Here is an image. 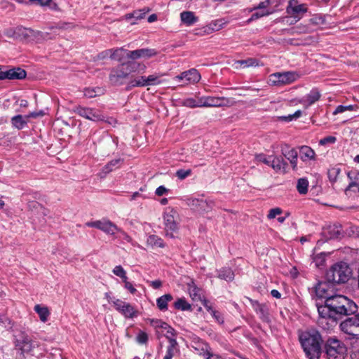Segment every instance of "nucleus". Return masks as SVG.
<instances>
[{
    "label": "nucleus",
    "mask_w": 359,
    "mask_h": 359,
    "mask_svg": "<svg viewBox=\"0 0 359 359\" xmlns=\"http://www.w3.org/2000/svg\"><path fill=\"white\" fill-rule=\"evenodd\" d=\"M319 318L318 324L324 330L337 325L338 320L344 316H351L358 311L357 304L344 295L334 294L325 300L324 304L318 305Z\"/></svg>",
    "instance_id": "f257e3e1"
},
{
    "label": "nucleus",
    "mask_w": 359,
    "mask_h": 359,
    "mask_svg": "<svg viewBox=\"0 0 359 359\" xmlns=\"http://www.w3.org/2000/svg\"><path fill=\"white\" fill-rule=\"evenodd\" d=\"M299 339L306 355L309 359H319L323 339L318 330L309 329L300 332Z\"/></svg>",
    "instance_id": "f03ea898"
},
{
    "label": "nucleus",
    "mask_w": 359,
    "mask_h": 359,
    "mask_svg": "<svg viewBox=\"0 0 359 359\" xmlns=\"http://www.w3.org/2000/svg\"><path fill=\"white\" fill-rule=\"evenodd\" d=\"M146 69L147 66L143 63L129 61L113 68L109 74V81L114 86H121L123 84L124 80L128 77L130 72L142 74Z\"/></svg>",
    "instance_id": "7ed1b4c3"
},
{
    "label": "nucleus",
    "mask_w": 359,
    "mask_h": 359,
    "mask_svg": "<svg viewBox=\"0 0 359 359\" xmlns=\"http://www.w3.org/2000/svg\"><path fill=\"white\" fill-rule=\"evenodd\" d=\"M352 275V270L349 265L344 262L334 264L326 273L327 282L334 284L346 283Z\"/></svg>",
    "instance_id": "20e7f679"
},
{
    "label": "nucleus",
    "mask_w": 359,
    "mask_h": 359,
    "mask_svg": "<svg viewBox=\"0 0 359 359\" xmlns=\"http://www.w3.org/2000/svg\"><path fill=\"white\" fill-rule=\"evenodd\" d=\"M341 331L347 339H359V313L346 316L339 325Z\"/></svg>",
    "instance_id": "39448f33"
},
{
    "label": "nucleus",
    "mask_w": 359,
    "mask_h": 359,
    "mask_svg": "<svg viewBox=\"0 0 359 359\" xmlns=\"http://www.w3.org/2000/svg\"><path fill=\"white\" fill-rule=\"evenodd\" d=\"M178 215L175 210L170 209L163 215L165 236L174 238L179 230Z\"/></svg>",
    "instance_id": "423d86ee"
},
{
    "label": "nucleus",
    "mask_w": 359,
    "mask_h": 359,
    "mask_svg": "<svg viewBox=\"0 0 359 359\" xmlns=\"http://www.w3.org/2000/svg\"><path fill=\"white\" fill-rule=\"evenodd\" d=\"M162 76L161 73H154L148 76H132L128 83V88L159 85L161 83Z\"/></svg>",
    "instance_id": "0eeeda50"
},
{
    "label": "nucleus",
    "mask_w": 359,
    "mask_h": 359,
    "mask_svg": "<svg viewBox=\"0 0 359 359\" xmlns=\"http://www.w3.org/2000/svg\"><path fill=\"white\" fill-rule=\"evenodd\" d=\"M327 359H341L346 352L345 346L338 339H329L325 345Z\"/></svg>",
    "instance_id": "6e6552de"
},
{
    "label": "nucleus",
    "mask_w": 359,
    "mask_h": 359,
    "mask_svg": "<svg viewBox=\"0 0 359 359\" xmlns=\"http://www.w3.org/2000/svg\"><path fill=\"white\" fill-rule=\"evenodd\" d=\"M308 8L304 4H298L296 0H290L286 8L288 18L291 19L289 22L290 25L298 22L307 12Z\"/></svg>",
    "instance_id": "1a4fd4ad"
},
{
    "label": "nucleus",
    "mask_w": 359,
    "mask_h": 359,
    "mask_svg": "<svg viewBox=\"0 0 359 359\" xmlns=\"http://www.w3.org/2000/svg\"><path fill=\"white\" fill-rule=\"evenodd\" d=\"M270 80L276 86L290 84L297 81L300 75L295 71L273 73L270 76Z\"/></svg>",
    "instance_id": "9d476101"
},
{
    "label": "nucleus",
    "mask_w": 359,
    "mask_h": 359,
    "mask_svg": "<svg viewBox=\"0 0 359 359\" xmlns=\"http://www.w3.org/2000/svg\"><path fill=\"white\" fill-rule=\"evenodd\" d=\"M353 225H350L346 228L345 230L339 224H329L323 229L322 234L326 239H339L344 236V234L348 235V229Z\"/></svg>",
    "instance_id": "9b49d317"
},
{
    "label": "nucleus",
    "mask_w": 359,
    "mask_h": 359,
    "mask_svg": "<svg viewBox=\"0 0 359 359\" xmlns=\"http://www.w3.org/2000/svg\"><path fill=\"white\" fill-rule=\"evenodd\" d=\"M112 304L115 309L126 318H133L137 316V310L130 303L119 299H114Z\"/></svg>",
    "instance_id": "f8f14e48"
},
{
    "label": "nucleus",
    "mask_w": 359,
    "mask_h": 359,
    "mask_svg": "<svg viewBox=\"0 0 359 359\" xmlns=\"http://www.w3.org/2000/svg\"><path fill=\"white\" fill-rule=\"evenodd\" d=\"M37 346L36 341L25 333H22L20 338L16 340L15 346L21 351V354L25 357V353H30Z\"/></svg>",
    "instance_id": "ddd939ff"
},
{
    "label": "nucleus",
    "mask_w": 359,
    "mask_h": 359,
    "mask_svg": "<svg viewBox=\"0 0 359 359\" xmlns=\"http://www.w3.org/2000/svg\"><path fill=\"white\" fill-rule=\"evenodd\" d=\"M201 78V74L196 69H191L175 76L174 79L177 81H182V86H186L198 83Z\"/></svg>",
    "instance_id": "4468645a"
},
{
    "label": "nucleus",
    "mask_w": 359,
    "mask_h": 359,
    "mask_svg": "<svg viewBox=\"0 0 359 359\" xmlns=\"http://www.w3.org/2000/svg\"><path fill=\"white\" fill-rule=\"evenodd\" d=\"M201 97L202 107H219L230 103V100L224 97L203 96Z\"/></svg>",
    "instance_id": "2eb2a0df"
},
{
    "label": "nucleus",
    "mask_w": 359,
    "mask_h": 359,
    "mask_svg": "<svg viewBox=\"0 0 359 359\" xmlns=\"http://www.w3.org/2000/svg\"><path fill=\"white\" fill-rule=\"evenodd\" d=\"M158 51L153 48H140L127 52V57L130 60H137L140 58L149 59L156 56Z\"/></svg>",
    "instance_id": "dca6fc26"
},
{
    "label": "nucleus",
    "mask_w": 359,
    "mask_h": 359,
    "mask_svg": "<svg viewBox=\"0 0 359 359\" xmlns=\"http://www.w3.org/2000/svg\"><path fill=\"white\" fill-rule=\"evenodd\" d=\"M212 201H208L203 198H190L188 205L195 211L200 212H208L213 206Z\"/></svg>",
    "instance_id": "f3484780"
},
{
    "label": "nucleus",
    "mask_w": 359,
    "mask_h": 359,
    "mask_svg": "<svg viewBox=\"0 0 359 359\" xmlns=\"http://www.w3.org/2000/svg\"><path fill=\"white\" fill-rule=\"evenodd\" d=\"M76 111L79 116L93 121L103 120V116L94 109L79 107Z\"/></svg>",
    "instance_id": "a211bd4d"
},
{
    "label": "nucleus",
    "mask_w": 359,
    "mask_h": 359,
    "mask_svg": "<svg viewBox=\"0 0 359 359\" xmlns=\"http://www.w3.org/2000/svg\"><path fill=\"white\" fill-rule=\"evenodd\" d=\"M315 292L318 297L327 300L329 297L334 295L329 282H320L315 287Z\"/></svg>",
    "instance_id": "6ab92c4d"
},
{
    "label": "nucleus",
    "mask_w": 359,
    "mask_h": 359,
    "mask_svg": "<svg viewBox=\"0 0 359 359\" xmlns=\"http://www.w3.org/2000/svg\"><path fill=\"white\" fill-rule=\"evenodd\" d=\"M252 306L257 313V314L259 315V318L263 321L266 323L270 322V316H269V308L266 304H260L258 302H252Z\"/></svg>",
    "instance_id": "aec40b11"
},
{
    "label": "nucleus",
    "mask_w": 359,
    "mask_h": 359,
    "mask_svg": "<svg viewBox=\"0 0 359 359\" xmlns=\"http://www.w3.org/2000/svg\"><path fill=\"white\" fill-rule=\"evenodd\" d=\"M197 354L207 359L213 353L210 345L203 341H198L194 343L193 346Z\"/></svg>",
    "instance_id": "412c9836"
},
{
    "label": "nucleus",
    "mask_w": 359,
    "mask_h": 359,
    "mask_svg": "<svg viewBox=\"0 0 359 359\" xmlns=\"http://www.w3.org/2000/svg\"><path fill=\"white\" fill-rule=\"evenodd\" d=\"M320 97V93L316 88L312 89L309 93L304 96L300 100L299 102L308 107L316 102H317Z\"/></svg>",
    "instance_id": "4be33fe9"
},
{
    "label": "nucleus",
    "mask_w": 359,
    "mask_h": 359,
    "mask_svg": "<svg viewBox=\"0 0 359 359\" xmlns=\"http://www.w3.org/2000/svg\"><path fill=\"white\" fill-rule=\"evenodd\" d=\"M270 167L276 172L285 173L287 167V163L282 156H272Z\"/></svg>",
    "instance_id": "5701e85b"
},
{
    "label": "nucleus",
    "mask_w": 359,
    "mask_h": 359,
    "mask_svg": "<svg viewBox=\"0 0 359 359\" xmlns=\"http://www.w3.org/2000/svg\"><path fill=\"white\" fill-rule=\"evenodd\" d=\"M4 79L15 80L25 78L27 73L24 69L18 67L4 71Z\"/></svg>",
    "instance_id": "b1692460"
},
{
    "label": "nucleus",
    "mask_w": 359,
    "mask_h": 359,
    "mask_svg": "<svg viewBox=\"0 0 359 359\" xmlns=\"http://www.w3.org/2000/svg\"><path fill=\"white\" fill-rule=\"evenodd\" d=\"M180 19L186 26H191L198 21V18L192 11H183L180 13Z\"/></svg>",
    "instance_id": "393cba45"
},
{
    "label": "nucleus",
    "mask_w": 359,
    "mask_h": 359,
    "mask_svg": "<svg viewBox=\"0 0 359 359\" xmlns=\"http://www.w3.org/2000/svg\"><path fill=\"white\" fill-rule=\"evenodd\" d=\"M347 175L351 182L346 191L353 190L355 191V188L359 184V171L351 170L348 172Z\"/></svg>",
    "instance_id": "a878e982"
},
{
    "label": "nucleus",
    "mask_w": 359,
    "mask_h": 359,
    "mask_svg": "<svg viewBox=\"0 0 359 359\" xmlns=\"http://www.w3.org/2000/svg\"><path fill=\"white\" fill-rule=\"evenodd\" d=\"M299 156L303 161L315 159V151L308 146H302L299 149Z\"/></svg>",
    "instance_id": "bb28decb"
},
{
    "label": "nucleus",
    "mask_w": 359,
    "mask_h": 359,
    "mask_svg": "<svg viewBox=\"0 0 359 359\" xmlns=\"http://www.w3.org/2000/svg\"><path fill=\"white\" fill-rule=\"evenodd\" d=\"M16 40H23L29 38L34 35V30L22 26L15 27Z\"/></svg>",
    "instance_id": "cd10ccee"
},
{
    "label": "nucleus",
    "mask_w": 359,
    "mask_h": 359,
    "mask_svg": "<svg viewBox=\"0 0 359 359\" xmlns=\"http://www.w3.org/2000/svg\"><path fill=\"white\" fill-rule=\"evenodd\" d=\"M100 230L110 235H114L116 231H119L116 225L109 220L101 222Z\"/></svg>",
    "instance_id": "c85d7f7f"
},
{
    "label": "nucleus",
    "mask_w": 359,
    "mask_h": 359,
    "mask_svg": "<svg viewBox=\"0 0 359 359\" xmlns=\"http://www.w3.org/2000/svg\"><path fill=\"white\" fill-rule=\"evenodd\" d=\"M283 156L290 161L293 169L297 168L298 153L294 149H291L288 151H283Z\"/></svg>",
    "instance_id": "c756f323"
},
{
    "label": "nucleus",
    "mask_w": 359,
    "mask_h": 359,
    "mask_svg": "<svg viewBox=\"0 0 359 359\" xmlns=\"http://www.w3.org/2000/svg\"><path fill=\"white\" fill-rule=\"evenodd\" d=\"M168 339L169 341V345L168 346L167 351L164 356V359H172L175 353L177 352V343L175 339H172L168 335Z\"/></svg>",
    "instance_id": "7c9ffc66"
},
{
    "label": "nucleus",
    "mask_w": 359,
    "mask_h": 359,
    "mask_svg": "<svg viewBox=\"0 0 359 359\" xmlns=\"http://www.w3.org/2000/svg\"><path fill=\"white\" fill-rule=\"evenodd\" d=\"M34 310L39 315V318L42 322L45 323L48 320L50 316V311L47 306L36 304L35 305Z\"/></svg>",
    "instance_id": "2f4dec72"
},
{
    "label": "nucleus",
    "mask_w": 359,
    "mask_h": 359,
    "mask_svg": "<svg viewBox=\"0 0 359 359\" xmlns=\"http://www.w3.org/2000/svg\"><path fill=\"white\" fill-rule=\"evenodd\" d=\"M217 276L226 281H231L234 278V273L230 268L224 267L217 271Z\"/></svg>",
    "instance_id": "473e14b6"
},
{
    "label": "nucleus",
    "mask_w": 359,
    "mask_h": 359,
    "mask_svg": "<svg viewBox=\"0 0 359 359\" xmlns=\"http://www.w3.org/2000/svg\"><path fill=\"white\" fill-rule=\"evenodd\" d=\"M172 299L171 294H165L156 299V305L161 311H166L168 309V303Z\"/></svg>",
    "instance_id": "72a5a7b5"
},
{
    "label": "nucleus",
    "mask_w": 359,
    "mask_h": 359,
    "mask_svg": "<svg viewBox=\"0 0 359 359\" xmlns=\"http://www.w3.org/2000/svg\"><path fill=\"white\" fill-rule=\"evenodd\" d=\"M147 243L151 247L164 248L165 246L163 240L156 235H150L147 239Z\"/></svg>",
    "instance_id": "f704fd0d"
},
{
    "label": "nucleus",
    "mask_w": 359,
    "mask_h": 359,
    "mask_svg": "<svg viewBox=\"0 0 359 359\" xmlns=\"http://www.w3.org/2000/svg\"><path fill=\"white\" fill-rule=\"evenodd\" d=\"M127 52H129V50L123 48L111 49V55H110V58L113 60L120 62L123 59L125 56L127 57Z\"/></svg>",
    "instance_id": "c9c22d12"
},
{
    "label": "nucleus",
    "mask_w": 359,
    "mask_h": 359,
    "mask_svg": "<svg viewBox=\"0 0 359 359\" xmlns=\"http://www.w3.org/2000/svg\"><path fill=\"white\" fill-rule=\"evenodd\" d=\"M28 119L22 115H16L11 118V123L13 127L18 130L22 129L27 123Z\"/></svg>",
    "instance_id": "e433bc0d"
},
{
    "label": "nucleus",
    "mask_w": 359,
    "mask_h": 359,
    "mask_svg": "<svg viewBox=\"0 0 359 359\" xmlns=\"http://www.w3.org/2000/svg\"><path fill=\"white\" fill-rule=\"evenodd\" d=\"M123 163L121 158H116L109 162L102 169V171L105 173H109L110 172L118 168Z\"/></svg>",
    "instance_id": "4c0bfd02"
},
{
    "label": "nucleus",
    "mask_w": 359,
    "mask_h": 359,
    "mask_svg": "<svg viewBox=\"0 0 359 359\" xmlns=\"http://www.w3.org/2000/svg\"><path fill=\"white\" fill-rule=\"evenodd\" d=\"M250 11H255L251 15L250 18L248 20V22H250L253 20H257L262 17L267 16L273 13V10H259V9H254L252 8L250 9Z\"/></svg>",
    "instance_id": "58836bf2"
},
{
    "label": "nucleus",
    "mask_w": 359,
    "mask_h": 359,
    "mask_svg": "<svg viewBox=\"0 0 359 359\" xmlns=\"http://www.w3.org/2000/svg\"><path fill=\"white\" fill-rule=\"evenodd\" d=\"M149 11L148 8H144L143 9L135 11L133 13H128L126 15V18L130 20L135 18V20H140L144 18L145 14Z\"/></svg>",
    "instance_id": "ea45409f"
},
{
    "label": "nucleus",
    "mask_w": 359,
    "mask_h": 359,
    "mask_svg": "<svg viewBox=\"0 0 359 359\" xmlns=\"http://www.w3.org/2000/svg\"><path fill=\"white\" fill-rule=\"evenodd\" d=\"M184 105L191 108L202 107L201 97L187 98L184 100Z\"/></svg>",
    "instance_id": "a19ab883"
},
{
    "label": "nucleus",
    "mask_w": 359,
    "mask_h": 359,
    "mask_svg": "<svg viewBox=\"0 0 359 359\" xmlns=\"http://www.w3.org/2000/svg\"><path fill=\"white\" fill-rule=\"evenodd\" d=\"M236 65H239L240 67H257L259 63L257 59L250 57L246 60H238L236 62Z\"/></svg>",
    "instance_id": "79ce46f5"
},
{
    "label": "nucleus",
    "mask_w": 359,
    "mask_h": 359,
    "mask_svg": "<svg viewBox=\"0 0 359 359\" xmlns=\"http://www.w3.org/2000/svg\"><path fill=\"white\" fill-rule=\"evenodd\" d=\"M309 182L306 178H300L297 181V189L300 194H306L308 191Z\"/></svg>",
    "instance_id": "37998d69"
},
{
    "label": "nucleus",
    "mask_w": 359,
    "mask_h": 359,
    "mask_svg": "<svg viewBox=\"0 0 359 359\" xmlns=\"http://www.w3.org/2000/svg\"><path fill=\"white\" fill-rule=\"evenodd\" d=\"M175 308L181 311H188L191 309V305L184 298L178 299L174 304Z\"/></svg>",
    "instance_id": "c03bdc74"
},
{
    "label": "nucleus",
    "mask_w": 359,
    "mask_h": 359,
    "mask_svg": "<svg viewBox=\"0 0 359 359\" xmlns=\"http://www.w3.org/2000/svg\"><path fill=\"white\" fill-rule=\"evenodd\" d=\"M341 172L340 168L335 166L330 168L327 172V175L331 182H335L337 180L338 176Z\"/></svg>",
    "instance_id": "a18cd8bd"
},
{
    "label": "nucleus",
    "mask_w": 359,
    "mask_h": 359,
    "mask_svg": "<svg viewBox=\"0 0 359 359\" xmlns=\"http://www.w3.org/2000/svg\"><path fill=\"white\" fill-rule=\"evenodd\" d=\"M101 93L102 90L100 88H86L83 91L84 96L88 98L95 97L100 95Z\"/></svg>",
    "instance_id": "49530a36"
},
{
    "label": "nucleus",
    "mask_w": 359,
    "mask_h": 359,
    "mask_svg": "<svg viewBox=\"0 0 359 359\" xmlns=\"http://www.w3.org/2000/svg\"><path fill=\"white\" fill-rule=\"evenodd\" d=\"M302 112L301 110H297L292 114H289L287 116H279L278 119L280 121L290 122V121H292L294 119H297L298 118H299L302 116Z\"/></svg>",
    "instance_id": "de8ad7c7"
},
{
    "label": "nucleus",
    "mask_w": 359,
    "mask_h": 359,
    "mask_svg": "<svg viewBox=\"0 0 359 359\" xmlns=\"http://www.w3.org/2000/svg\"><path fill=\"white\" fill-rule=\"evenodd\" d=\"M275 0H264L258 4L257 6L254 7V9L259 10H271L270 6L274 2Z\"/></svg>",
    "instance_id": "09e8293b"
},
{
    "label": "nucleus",
    "mask_w": 359,
    "mask_h": 359,
    "mask_svg": "<svg viewBox=\"0 0 359 359\" xmlns=\"http://www.w3.org/2000/svg\"><path fill=\"white\" fill-rule=\"evenodd\" d=\"M148 338V334L145 332L140 330L136 336V341L140 344H146Z\"/></svg>",
    "instance_id": "8fccbe9b"
},
{
    "label": "nucleus",
    "mask_w": 359,
    "mask_h": 359,
    "mask_svg": "<svg viewBox=\"0 0 359 359\" xmlns=\"http://www.w3.org/2000/svg\"><path fill=\"white\" fill-rule=\"evenodd\" d=\"M325 255L324 253L316 255L313 257V262L315 263V265L318 268L323 266L325 264Z\"/></svg>",
    "instance_id": "3c124183"
},
{
    "label": "nucleus",
    "mask_w": 359,
    "mask_h": 359,
    "mask_svg": "<svg viewBox=\"0 0 359 359\" xmlns=\"http://www.w3.org/2000/svg\"><path fill=\"white\" fill-rule=\"evenodd\" d=\"M210 313L215 318L216 322L218 323L219 324L222 325L224 323L223 314L219 311L214 309Z\"/></svg>",
    "instance_id": "603ef678"
},
{
    "label": "nucleus",
    "mask_w": 359,
    "mask_h": 359,
    "mask_svg": "<svg viewBox=\"0 0 359 359\" xmlns=\"http://www.w3.org/2000/svg\"><path fill=\"white\" fill-rule=\"evenodd\" d=\"M272 156L273 155L266 156L265 154H261L257 155L256 158H257V161L262 162V163L270 166Z\"/></svg>",
    "instance_id": "864d4df0"
},
{
    "label": "nucleus",
    "mask_w": 359,
    "mask_h": 359,
    "mask_svg": "<svg viewBox=\"0 0 359 359\" xmlns=\"http://www.w3.org/2000/svg\"><path fill=\"white\" fill-rule=\"evenodd\" d=\"M191 174V170H184V169H180L177 170L176 172V176L178 177V179L182 180L187 178V177L190 176Z\"/></svg>",
    "instance_id": "5fc2aeb1"
},
{
    "label": "nucleus",
    "mask_w": 359,
    "mask_h": 359,
    "mask_svg": "<svg viewBox=\"0 0 359 359\" xmlns=\"http://www.w3.org/2000/svg\"><path fill=\"white\" fill-rule=\"evenodd\" d=\"M337 141V138L334 136H327L324 138L320 140L319 144L320 145H326L328 144H334Z\"/></svg>",
    "instance_id": "6e6d98bb"
},
{
    "label": "nucleus",
    "mask_w": 359,
    "mask_h": 359,
    "mask_svg": "<svg viewBox=\"0 0 359 359\" xmlns=\"http://www.w3.org/2000/svg\"><path fill=\"white\" fill-rule=\"evenodd\" d=\"M282 213V210L279 208H272L269 210V212L267 215L269 219H273L277 215H280Z\"/></svg>",
    "instance_id": "4d7b16f0"
},
{
    "label": "nucleus",
    "mask_w": 359,
    "mask_h": 359,
    "mask_svg": "<svg viewBox=\"0 0 359 359\" xmlns=\"http://www.w3.org/2000/svg\"><path fill=\"white\" fill-rule=\"evenodd\" d=\"M113 273L118 277L124 276V273H126V271L121 265H118V266H116L114 268Z\"/></svg>",
    "instance_id": "13d9d810"
},
{
    "label": "nucleus",
    "mask_w": 359,
    "mask_h": 359,
    "mask_svg": "<svg viewBox=\"0 0 359 359\" xmlns=\"http://www.w3.org/2000/svg\"><path fill=\"white\" fill-rule=\"evenodd\" d=\"M348 233L353 237H359V226H351L348 229Z\"/></svg>",
    "instance_id": "bf43d9fd"
},
{
    "label": "nucleus",
    "mask_w": 359,
    "mask_h": 359,
    "mask_svg": "<svg viewBox=\"0 0 359 359\" xmlns=\"http://www.w3.org/2000/svg\"><path fill=\"white\" fill-rule=\"evenodd\" d=\"M169 192V189H166L164 186L158 187L155 191L156 195L161 196L164 194H167Z\"/></svg>",
    "instance_id": "052dcab7"
},
{
    "label": "nucleus",
    "mask_w": 359,
    "mask_h": 359,
    "mask_svg": "<svg viewBox=\"0 0 359 359\" xmlns=\"http://www.w3.org/2000/svg\"><path fill=\"white\" fill-rule=\"evenodd\" d=\"M118 231H119L118 238L120 239H121L123 241H126L127 243H130L131 242L132 238L126 232H124L123 231H121V230H119Z\"/></svg>",
    "instance_id": "680f3d73"
},
{
    "label": "nucleus",
    "mask_w": 359,
    "mask_h": 359,
    "mask_svg": "<svg viewBox=\"0 0 359 359\" xmlns=\"http://www.w3.org/2000/svg\"><path fill=\"white\" fill-rule=\"evenodd\" d=\"M5 35L9 38L16 39V30L15 28H10L5 31Z\"/></svg>",
    "instance_id": "e2e57ef3"
},
{
    "label": "nucleus",
    "mask_w": 359,
    "mask_h": 359,
    "mask_svg": "<svg viewBox=\"0 0 359 359\" xmlns=\"http://www.w3.org/2000/svg\"><path fill=\"white\" fill-rule=\"evenodd\" d=\"M29 1L41 6H48L51 0H29Z\"/></svg>",
    "instance_id": "0e129e2a"
},
{
    "label": "nucleus",
    "mask_w": 359,
    "mask_h": 359,
    "mask_svg": "<svg viewBox=\"0 0 359 359\" xmlns=\"http://www.w3.org/2000/svg\"><path fill=\"white\" fill-rule=\"evenodd\" d=\"M44 115V112L43 111H39L36 112H31L29 114H27L25 118L27 119H29L30 118H37L39 116H43Z\"/></svg>",
    "instance_id": "69168bd1"
},
{
    "label": "nucleus",
    "mask_w": 359,
    "mask_h": 359,
    "mask_svg": "<svg viewBox=\"0 0 359 359\" xmlns=\"http://www.w3.org/2000/svg\"><path fill=\"white\" fill-rule=\"evenodd\" d=\"M202 304L203 305V306L207 309V311H208L209 313H210L212 311H213V310L215 309L212 306L211 303H210L208 300H207V299H203V300H202Z\"/></svg>",
    "instance_id": "338daca9"
},
{
    "label": "nucleus",
    "mask_w": 359,
    "mask_h": 359,
    "mask_svg": "<svg viewBox=\"0 0 359 359\" xmlns=\"http://www.w3.org/2000/svg\"><path fill=\"white\" fill-rule=\"evenodd\" d=\"M149 284L154 289H158L162 286V282L160 280L149 281Z\"/></svg>",
    "instance_id": "774afa93"
}]
</instances>
